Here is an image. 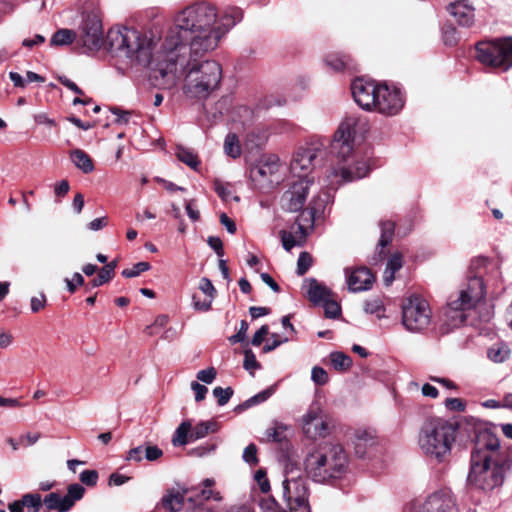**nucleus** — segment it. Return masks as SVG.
Here are the masks:
<instances>
[{
	"label": "nucleus",
	"instance_id": "de8ad7c7",
	"mask_svg": "<svg viewBox=\"0 0 512 512\" xmlns=\"http://www.w3.org/2000/svg\"><path fill=\"white\" fill-rule=\"evenodd\" d=\"M254 479L263 493H267L270 490V483L263 469L256 471Z\"/></svg>",
	"mask_w": 512,
	"mask_h": 512
},
{
	"label": "nucleus",
	"instance_id": "cd10ccee",
	"mask_svg": "<svg viewBox=\"0 0 512 512\" xmlns=\"http://www.w3.org/2000/svg\"><path fill=\"white\" fill-rule=\"evenodd\" d=\"M292 428L282 422H274L271 427L266 430V437L270 441L282 442L287 440L291 434Z\"/></svg>",
	"mask_w": 512,
	"mask_h": 512
},
{
	"label": "nucleus",
	"instance_id": "8fccbe9b",
	"mask_svg": "<svg viewBox=\"0 0 512 512\" xmlns=\"http://www.w3.org/2000/svg\"><path fill=\"white\" fill-rule=\"evenodd\" d=\"M272 394H273L272 388L263 390V391L259 392L258 394L254 395L253 397L249 398L246 401V405L252 406V405L262 403V402L266 401Z\"/></svg>",
	"mask_w": 512,
	"mask_h": 512
},
{
	"label": "nucleus",
	"instance_id": "4d7b16f0",
	"mask_svg": "<svg viewBox=\"0 0 512 512\" xmlns=\"http://www.w3.org/2000/svg\"><path fill=\"white\" fill-rule=\"evenodd\" d=\"M65 282H66L67 289L69 290V292L73 293V292H75L77 285L78 286H82L83 285L84 278H83V276L80 273L76 272V273H74L72 279L66 278Z\"/></svg>",
	"mask_w": 512,
	"mask_h": 512
},
{
	"label": "nucleus",
	"instance_id": "052dcab7",
	"mask_svg": "<svg viewBox=\"0 0 512 512\" xmlns=\"http://www.w3.org/2000/svg\"><path fill=\"white\" fill-rule=\"evenodd\" d=\"M445 407L451 411H464L465 403L459 398H448Z\"/></svg>",
	"mask_w": 512,
	"mask_h": 512
},
{
	"label": "nucleus",
	"instance_id": "c756f323",
	"mask_svg": "<svg viewBox=\"0 0 512 512\" xmlns=\"http://www.w3.org/2000/svg\"><path fill=\"white\" fill-rule=\"evenodd\" d=\"M184 497L179 492H171L162 498V505L166 511L178 512L182 509Z\"/></svg>",
	"mask_w": 512,
	"mask_h": 512
},
{
	"label": "nucleus",
	"instance_id": "49530a36",
	"mask_svg": "<svg viewBox=\"0 0 512 512\" xmlns=\"http://www.w3.org/2000/svg\"><path fill=\"white\" fill-rule=\"evenodd\" d=\"M458 39V32L455 27L446 26L443 29V40L446 45L453 46L457 43Z\"/></svg>",
	"mask_w": 512,
	"mask_h": 512
},
{
	"label": "nucleus",
	"instance_id": "bb28decb",
	"mask_svg": "<svg viewBox=\"0 0 512 512\" xmlns=\"http://www.w3.org/2000/svg\"><path fill=\"white\" fill-rule=\"evenodd\" d=\"M381 236L378 242V254L381 259L385 253L384 248L392 241L395 230V223L390 220L380 222Z\"/></svg>",
	"mask_w": 512,
	"mask_h": 512
},
{
	"label": "nucleus",
	"instance_id": "1a4fd4ad",
	"mask_svg": "<svg viewBox=\"0 0 512 512\" xmlns=\"http://www.w3.org/2000/svg\"><path fill=\"white\" fill-rule=\"evenodd\" d=\"M401 322L405 329L412 333L426 330L432 322V310L426 299L419 295H411L402 304Z\"/></svg>",
	"mask_w": 512,
	"mask_h": 512
},
{
	"label": "nucleus",
	"instance_id": "69168bd1",
	"mask_svg": "<svg viewBox=\"0 0 512 512\" xmlns=\"http://www.w3.org/2000/svg\"><path fill=\"white\" fill-rule=\"evenodd\" d=\"M46 304V297L44 294H40L37 297L31 298V310L32 312L36 313L43 309Z\"/></svg>",
	"mask_w": 512,
	"mask_h": 512
},
{
	"label": "nucleus",
	"instance_id": "423d86ee",
	"mask_svg": "<svg viewBox=\"0 0 512 512\" xmlns=\"http://www.w3.org/2000/svg\"><path fill=\"white\" fill-rule=\"evenodd\" d=\"M457 425L440 417L427 419L419 432L418 445L429 458L443 461L451 452Z\"/></svg>",
	"mask_w": 512,
	"mask_h": 512
},
{
	"label": "nucleus",
	"instance_id": "a878e982",
	"mask_svg": "<svg viewBox=\"0 0 512 512\" xmlns=\"http://www.w3.org/2000/svg\"><path fill=\"white\" fill-rule=\"evenodd\" d=\"M70 159L73 164L85 174L94 171V164L91 157L81 149H74L70 152Z\"/></svg>",
	"mask_w": 512,
	"mask_h": 512
},
{
	"label": "nucleus",
	"instance_id": "2f4dec72",
	"mask_svg": "<svg viewBox=\"0 0 512 512\" xmlns=\"http://www.w3.org/2000/svg\"><path fill=\"white\" fill-rule=\"evenodd\" d=\"M64 496L59 493L52 492L46 495L43 499V503L49 510H55L57 512H67L71 508H66L67 503H64Z\"/></svg>",
	"mask_w": 512,
	"mask_h": 512
},
{
	"label": "nucleus",
	"instance_id": "f3484780",
	"mask_svg": "<svg viewBox=\"0 0 512 512\" xmlns=\"http://www.w3.org/2000/svg\"><path fill=\"white\" fill-rule=\"evenodd\" d=\"M103 41L101 20L96 15H88L82 25L79 42L87 51L98 50Z\"/></svg>",
	"mask_w": 512,
	"mask_h": 512
},
{
	"label": "nucleus",
	"instance_id": "a211bd4d",
	"mask_svg": "<svg viewBox=\"0 0 512 512\" xmlns=\"http://www.w3.org/2000/svg\"><path fill=\"white\" fill-rule=\"evenodd\" d=\"M379 84L372 80L357 78L351 84V91L355 102L364 110H373Z\"/></svg>",
	"mask_w": 512,
	"mask_h": 512
},
{
	"label": "nucleus",
	"instance_id": "6e6552de",
	"mask_svg": "<svg viewBox=\"0 0 512 512\" xmlns=\"http://www.w3.org/2000/svg\"><path fill=\"white\" fill-rule=\"evenodd\" d=\"M328 196L313 197L306 210L302 211L296 221V229L292 232L281 231L282 245L290 251L295 246H302L308 236V230H312L315 218L323 213Z\"/></svg>",
	"mask_w": 512,
	"mask_h": 512
},
{
	"label": "nucleus",
	"instance_id": "4468645a",
	"mask_svg": "<svg viewBox=\"0 0 512 512\" xmlns=\"http://www.w3.org/2000/svg\"><path fill=\"white\" fill-rule=\"evenodd\" d=\"M323 149L324 145L322 143H314L300 148L290 163L292 175L299 179L312 178L310 172L313 169L314 161L322 155Z\"/></svg>",
	"mask_w": 512,
	"mask_h": 512
},
{
	"label": "nucleus",
	"instance_id": "ea45409f",
	"mask_svg": "<svg viewBox=\"0 0 512 512\" xmlns=\"http://www.w3.org/2000/svg\"><path fill=\"white\" fill-rule=\"evenodd\" d=\"M364 311L368 314H376L380 318L384 313V306L379 298H374L365 302Z\"/></svg>",
	"mask_w": 512,
	"mask_h": 512
},
{
	"label": "nucleus",
	"instance_id": "13d9d810",
	"mask_svg": "<svg viewBox=\"0 0 512 512\" xmlns=\"http://www.w3.org/2000/svg\"><path fill=\"white\" fill-rule=\"evenodd\" d=\"M191 389L194 391L195 393V400L197 402H200L202 401L205 396H206V393L208 391L207 387L198 383L197 381H193L191 383Z\"/></svg>",
	"mask_w": 512,
	"mask_h": 512
},
{
	"label": "nucleus",
	"instance_id": "0e129e2a",
	"mask_svg": "<svg viewBox=\"0 0 512 512\" xmlns=\"http://www.w3.org/2000/svg\"><path fill=\"white\" fill-rule=\"evenodd\" d=\"M269 333V328L267 325H263L259 328V330H257L255 332V334L253 335V338H252V345L254 346H259L262 341H263V338Z\"/></svg>",
	"mask_w": 512,
	"mask_h": 512
},
{
	"label": "nucleus",
	"instance_id": "ddd939ff",
	"mask_svg": "<svg viewBox=\"0 0 512 512\" xmlns=\"http://www.w3.org/2000/svg\"><path fill=\"white\" fill-rule=\"evenodd\" d=\"M218 428L216 421H203L192 428L191 421L184 420L175 430L172 444L176 447L184 446L191 441L202 439L210 433H215Z\"/></svg>",
	"mask_w": 512,
	"mask_h": 512
},
{
	"label": "nucleus",
	"instance_id": "4be33fe9",
	"mask_svg": "<svg viewBox=\"0 0 512 512\" xmlns=\"http://www.w3.org/2000/svg\"><path fill=\"white\" fill-rule=\"evenodd\" d=\"M454 502L448 492H437L430 495L419 512H454Z\"/></svg>",
	"mask_w": 512,
	"mask_h": 512
},
{
	"label": "nucleus",
	"instance_id": "f257e3e1",
	"mask_svg": "<svg viewBox=\"0 0 512 512\" xmlns=\"http://www.w3.org/2000/svg\"><path fill=\"white\" fill-rule=\"evenodd\" d=\"M242 17L237 7L219 12L207 1H196L174 14L173 26L163 41L123 27L108 31L107 44L112 54L149 67L158 85L171 89L175 86L174 70L179 53L202 57L216 50Z\"/></svg>",
	"mask_w": 512,
	"mask_h": 512
},
{
	"label": "nucleus",
	"instance_id": "338daca9",
	"mask_svg": "<svg viewBox=\"0 0 512 512\" xmlns=\"http://www.w3.org/2000/svg\"><path fill=\"white\" fill-rule=\"evenodd\" d=\"M244 367L247 370L258 368L259 365L257 363L256 357L254 353L251 350L245 351V358H244Z\"/></svg>",
	"mask_w": 512,
	"mask_h": 512
},
{
	"label": "nucleus",
	"instance_id": "72a5a7b5",
	"mask_svg": "<svg viewBox=\"0 0 512 512\" xmlns=\"http://www.w3.org/2000/svg\"><path fill=\"white\" fill-rule=\"evenodd\" d=\"M176 156L179 161L183 162L194 170H197L200 164L197 155L191 149L185 148L183 146H178L176 148Z\"/></svg>",
	"mask_w": 512,
	"mask_h": 512
},
{
	"label": "nucleus",
	"instance_id": "a19ab883",
	"mask_svg": "<svg viewBox=\"0 0 512 512\" xmlns=\"http://www.w3.org/2000/svg\"><path fill=\"white\" fill-rule=\"evenodd\" d=\"M322 303L327 318L335 319L341 314V307L336 301L328 298Z\"/></svg>",
	"mask_w": 512,
	"mask_h": 512
},
{
	"label": "nucleus",
	"instance_id": "39448f33",
	"mask_svg": "<svg viewBox=\"0 0 512 512\" xmlns=\"http://www.w3.org/2000/svg\"><path fill=\"white\" fill-rule=\"evenodd\" d=\"M348 456L340 444L322 443L304 461L307 475L317 483H329L342 478L348 470Z\"/></svg>",
	"mask_w": 512,
	"mask_h": 512
},
{
	"label": "nucleus",
	"instance_id": "7ed1b4c3",
	"mask_svg": "<svg viewBox=\"0 0 512 512\" xmlns=\"http://www.w3.org/2000/svg\"><path fill=\"white\" fill-rule=\"evenodd\" d=\"M471 270L475 273L455 294L449 297L444 312L446 322L451 328L462 325L467 317L466 311L474 308L485 296L484 276L491 279L500 277V262L479 256L471 261Z\"/></svg>",
	"mask_w": 512,
	"mask_h": 512
},
{
	"label": "nucleus",
	"instance_id": "6ab92c4d",
	"mask_svg": "<svg viewBox=\"0 0 512 512\" xmlns=\"http://www.w3.org/2000/svg\"><path fill=\"white\" fill-rule=\"evenodd\" d=\"M471 455L487 456L491 458H506L500 448L497 435L490 429H482L477 435L476 445Z\"/></svg>",
	"mask_w": 512,
	"mask_h": 512
},
{
	"label": "nucleus",
	"instance_id": "6e6d98bb",
	"mask_svg": "<svg viewBox=\"0 0 512 512\" xmlns=\"http://www.w3.org/2000/svg\"><path fill=\"white\" fill-rule=\"evenodd\" d=\"M196 377L199 381L210 384L216 378V370L213 367L204 369V370H200V371H198Z\"/></svg>",
	"mask_w": 512,
	"mask_h": 512
},
{
	"label": "nucleus",
	"instance_id": "774afa93",
	"mask_svg": "<svg viewBox=\"0 0 512 512\" xmlns=\"http://www.w3.org/2000/svg\"><path fill=\"white\" fill-rule=\"evenodd\" d=\"M220 222L223 226H225V228L230 234H234L236 232L235 222L231 218H229L227 214L222 213L220 215Z\"/></svg>",
	"mask_w": 512,
	"mask_h": 512
},
{
	"label": "nucleus",
	"instance_id": "864d4df0",
	"mask_svg": "<svg viewBox=\"0 0 512 512\" xmlns=\"http://www.w3.org/2000/svg\"><path fill=\"white\" fill-rule=\"evenodd\" d=\"M248 331V323L245 320L240 322V327L238 332L235 335L229 337V341L232 344L243 342L246 338V333Z\"/></svg>",
	"mask_w": 512,
	"mask_h": 512
},
{
	"label": "nucleus",
	"instance_id": "58836bf2",
	"mask_svg": "<svg viewBox=\"0 0 512 512\" xmlns=\"http://www.w3.org/2000/svg\"><path fill=\"white\" fill-rule=\"evenodd\" d=\"M20 503L23 505V507H27L28 509H31V512H39L43 500L41 496L37 493L35 494H25L22 496L21 500H19Z\"/></svg>",
	"mask_w": 512,
	"mask_h": 512
},
{
	"label": "nucleus",
	"instance_id": "79ce46f5",
	"mask_svg": "<svg viewBox=\"0 0 512 512\" xmlns=\"http://www.w3.org/2000/svg\"><path fill=\"white\" fill-rule=\"evenodd\" d=\"M311 380L316 385L322 386L328 383L329 376L328 373L322 367L314 366L311 370Z\"/></svg>",
	"mask_w": 512,
	"mask_h": 512
},
{
	"label": "nucleus",
	"instance_id": "412c9836",
	"mask_svg": "<svg viewBox=\"0 0 512 512\" xmlns=\"http://www.w3.org/2000/svg\"><path fill=\"white\" fill-rule=\"evenodd\" d=\"M348 289L351 292H361L371 288L374 277L370 270L365 267L346 269Z\"/></svg>",
	"mask_w": 512,
	"mask_h": 512
},
{
	"label": "nucleus",
	"instance_id": "3c124183",
	"mask_svg": "<svg viewBox=\"0 0 512 512\" xmlns=\"http://www.w3.org/2000/svg\"><path fill=\"white\" fill-rule=\"evenodd\" d=\"M243 459L250 465H255L258 462L257 447L254 444L248 445L243 452Z\"/></svg>",
	"mask_w": 512,
	"mask_h": 512
},
{
	"label": "nucleus",
	"instance_id": "09e8293b",
	"mask_svg": "<svg viewBox=\"0 0 512 512\" xmlns=\"http://www.w3.org/2000/svg\"><path fill=\"white\" fill-rule=\"evenodd\" d=\"M98 480V472L96 470H84L80 474V481L87 486H95Z\"/></svg>",
	"mask_w": 512,
	"mask_h": 512
},
{
	"label": "nucleus",
	"instance_id": "5701e85b",
	"mask_svg": "<svg viewBox=\"0 0 512 512\" xmlns=\"http://www.w3.org/2000/svg\"><path fill=\"white\" fill-rule=\"evenodd\" d=\"M448 11L460 26L471 27L474 24V8L466 1L451 3L448 7Z\"/></svg>",
	"mask_w": 512,
	"mask_h": 512
},
{
	"label": "nucleus",
	"instance_id": "e433bc0d",
	"mask_svg": "<svg viewBox=\"0 0 512 512\" xmlns=\"http://www.w3.org/2000/svg\"><path fill=\"white\" fill-rule=\"evenodd\" d=\"M214 190L218 196L225 202L233 199L238 202L240 199L237 196H233L232 187L229 183H223L220 180L214 181Z\"/></svg>",
	"mask_w": 512,
	"mask_h": 512
},
{
	"label": "nucleus",
	"instance_id": "603ef678",
	"mask_svg": "<svg viewBox=\"0 0 512 512\" xmlns=\"http://www.w3.org/2000/svg\"><path fill=\"white\" fill-rule=\"evenodd\" d=\"M113 277H111V269H103L101 268L98 272V275L95 279L91 281L92 287L101 286L108 281H110Z\"/></svg>",
	"mask_w": 512,
	"mask_h": 512
},
{
	"label": "nucleus",
	"instance_id": "0eeeda50",
	"mask_svg": "<svg viewBox=\"0 0 512 512\" xmlns=\"http://www.w3.org/2000/svg\"><path fill=\"white\" fill-rule=\"evenodd\" d=\"M506 458L471 455L468 482L474 487L490 491L504 482Z\"/></svg>",
	"mask_w": 512,
	"mask_h": 512
},
{
	"label": "nucleus",
	"instance_id": "f8f14e48",
	"mask_svg": "<svg viewBox=\"0 0 512 512\" xmlns=\"http://www.w3.org/2000/svg\"><path fill=\"white\" fill-rule=\"evenodd\" d=\"M301 429L312 440L325 438L329 434L327 417L317 402L312 403L301 418Z\"/></svg>",
	"mask_w": 512,
	"mask_h": 512
},
{
	"label": "nucleus",
	"instance_id": "5fc2aeb1",
	"mask_svg": "<svg viewBox=\"0 0 512 512\" xmlns=\"http://www.w3.org/2000/svg\"><path fill=\"white\" fill-rule=\"evenodd\" d=\"M163 455V451L157 446H146L144 448V458L148 461H156Z\"/></svg>",
	"mask_w": 512,
	"mask_h": 512
},
{
	"label": "nucleus",
	"instance_id": "b1692460",
	"mask_svg": "<svg viewBox=\"0 0 512 512\" xmlns=\"http://www.w3.org/2000/svg\"><path fill=\"white\" fill-rule=\"evenodd\" d=\"M199 289L206 295V298L204 300H200L196 295H193V308L197 311H209L216 295V289L212 282L205 277L200 280Z\"/></svg>",
	"mask_w": 512,
	"mask_h": 512
},
{
	"label": "nucleus",
	"instance_id": "f704fd0d",
	"mask_svg": "<svg viewBox=\"0 0 512 512\" xmlns=\"http://www.w3.org/2000/svg\"><path fill=\"white\" fill-rule=\"evenodd\" d=\"M85 489L78 483L70 484L67 488V493L64 495V503H67L66 508H72L76 501L82 499Z\"/></svg>",
	"mask_w": 512,
	"mask_h": 512
},
{
	"label": "nucleus",
	"instance_id": "9b49d317",
	"mask_svg": "<svg viewBox=\"0 0 512 512\" xmlns=\"http://www.w3.org/2000/svg\"><path fill=\"white\" fill-rule=\"evenodd\" d=\"M283 494L289 512H310L309 491L305 478L287 477L283 482Z\"/></svg>",
	"mask_w": 512,
	"mask_h": 512
},
{
	"label": "nucleus",
	"instance_id": "680f3d73",
	"mask_svg": "<svg viewBox=\"0 0 512 512\" xmlns=\"http://www.w3.org/2000/svg\"><path fill=\"white\" fill-rule=\"evenodd\" d=\"M271 337H272L273 341L271 343H267L263 347L264 352H271L274 349H276L278 346H280L282 343H285L289 340L287 337L281 338L278 334H272Z\"/></svg>",
	"mask_w": 512,
	"mask_h": 512
},
{
	"label": "nucleus",
	"instance_id": "bf43d9fd",
	"mask_svg": "<svg viewBox=\"0 0 512 512\" xmlns=\"http://www.w3.org/2000/svg\"><path fill=\"white\" fill-rule=\"evenodd\" d=\"M402 267V256L398 253L392 255L386 265V269L394 271L395 273Z\"/></svg>",
	"mask_w": 512,
	"mask_h": 512
},
{
	"label": "nucleus",
	"instance_id": "c9c22d12",
	"mask_svg": "<svg viewBox=\"0 0 512 512\" xmlns=\"http://www.w3.org/2000/svg\"><path fill=\"white\" fill-rule=\"evenodd\" d=\"M75 33L69 29H61L54 33L50 40V44L53 46H64L73 42Z\"/></svg>",
	"mask_w": 512,
	"mask_h": 512
},
{
	"label": "nucleus",
	"instance_id": "473e14b6",
	"mask_svg": "<svg viewBox=\"0 0 512 512\" xmlns=\"http://www.w3.org/2000/svg\"><path fill=\"white\" fill-rule=\"evenodd\" d=\"M331 365L336 371H347L352 365V359L343 352H332L329 355Z\"/></svg>",
	"mask_w": 512,
	"mask_h": 512
},
{
	"label": "nucleus",
	"instance_id": "a18cd8bd",
	"mask_svg": "<svg viewBox=\"0 0 512 512\" xmlns=\"http://www.w3.org/2000/svg\"><path fill=\"white\" fill-rule=\"evenodd\" d=\"M312 265V258L307 252H302L297 260V274L304 275Z\"/></svg>",
	"mask_w": 512,
	"mask_h": 512
},
{
	"label": "nucleus",
	"instance_id": "4c0bfd02",
	"mask_svg": "<svg viewBox=\"0 0 512 512\" xmlns=\"http://www.w3.org/2000/svg\"><path fill=\"white\" fill-rule=\"evenodd\" d=\"M224 151L228 156L232 158H237L238 156H240L241 149L236 135L228 134L226 136L224 142Z\"/></svg>",
	"mask_w": 512,
	"mask_h": 512
},
{
	"label": "nucleus",
	"instance_id": "393cba45",
	"mask_svg": "<svg viewBox=\"0 0 512 512\" xmlns=\"http://www.w3.org/2000/svg\"><path fill=\"white\" fill-rule=\"evenodd\" d=\"M304 287L309 300L314 304H320L331 296L330 289L314 278L306 279Z\"/></svg>",
	"mask_w": 512,
	"mask_h": 512
},
{
	"label": "nucleus",
	"instance_id": "9d476101",
	"mask_svg": "<svg viewBox=\"0 0 512 512\" xmlns=\"http://www.w3.org/2000/svg\"><path fill=\"white\" fill-rule=\"evenodd\" d=\"M476 58L484 65L508 70L512 67V38L478 43Z\"/></svg>",
	"mask_w": 512,
	"mask_h": 512
},
{
	"label": "nucleus",
	"instance_id": "7c9ffc66",
	"mask_svg": "<svg viewBox=\"0 0 512 512\" xmlns=\"http://www.w3.org/2000/svg\"><path fill=\"white\" fill-rule=\"evenodd\" d=\"M487 355L493 362L502 363L509 358L510 349L506 344L496 343L488 349Z\"/></svg>",
	"mask_w": 512,
	"mask_h": 512
},
{
	"label": "nucleus",
	"instance_id": "f03ea898",
	"mask_svg": "<svg viewBox=\"0 0 512 512\" xmlns=\"http://www.w3.org/2000/svg\"><path fill=\"white\" fill-rule=\"evenodd\" d=\"M367 129L366 119L356 114L346 116L340 123L331 144L332 153L340 166L332 168L326 176L330 188L336 189L344 183L361 179L368 174L369 165L354 150L355 135L364 133Z\"/></svg>",
	"mask_w": 512,
	"mask_h": 512
},
{
	"label": "nucleus",
	"instance_id": "c03bdc74",
	"mask_svg": "<svg viewBox=\"0 0 512 512\" xmlns=\"http://www.w3.org/2000/svg\"><path fill=\"white\" fill-rule=\"evenodd\" d=\"M149 269L150 264L148 262H138L132 268L124 269L122 271V276H124L125 278H133Z\"/></svg>",
	"mask_w": 512,
	"mask_h": 512
},
{
	"label": "nucleus",
	"instance_id": "e2e57ef3",
	"mask_svg": "<svg viewBox=\"0 0 512 512\" xmlns=\"http://www.w3.org/2000/svg\"><path fill=\"white\" fill-rule=\"evenodd\" d=\"M58 81L64 85L66 88H68L69 90H71L72 92H74L75 94L77 95H83L84 92L82 89H80L76 83H74L73 81H71L69 78H67L66 76H58Z\"/></svg>",
	"mask_w": 512,
	"mask_h": 512
},
{
	"label": "nucleus",
	"instance_id": "aec40b11",
	"mask_svg": "<svg viewBox=\"0 0 512 512\" xmlns=\"http://www.w3.org/2000/svg\"><path fill=\"white\" fill-rule=\"evenodd\" d=\"M281 163L277 156L270 155L262 160L259 165L251 169V177L254 181L278 183L280 180Z\"/></svg>",
	"mask_w": 512,
	"mask_h": 512
},
{
	"label": "nucleus",
	"instance_id": "37998d69",
	"mask_svg": "<svg viewBox=\"0 0 512 512\" xmlns=\"http://www.w3.org/2000/svg\"><path fill=\"white\" fill-rule=\"evenodd\" d=\"M213 395L217 399V403L220 406H224L233 395V390L230 387L222 388V387H215L213 389Z\"/></svg>",
	"mask_w": 512,
	"mask_h": 512
},
{
	"label": "nucleus",
	"instance_id": "2eb2a0df",
	"mask_svg": "<svg viewBox=\"0 0 512 512\" xmlns=\"http://www.w3.org/2000/svg\"><path fill=\"white\" fill-rule=\"evenodd\" d=\"M376 97L373 110L384 115H396L404 106V99L400 90L386 84H379Z\"/></svg>",
	"mask_w": 512,
	"mask_h": 512
},
{
	"label": "nucleus",
	"instance_id": "c85d7f7f",
	"mask_svg": "<svg viewBox=\"0 0 512 512\" xmlns=\"http://www.w3.org/2000/svg\"><path fill=\"white\" fill-rule=\"evenodd\" d=\"M325 63L334 71H343L350 67L351 58L345 54L331 53L325 58Z\"/></svg>",
	"mask_w": 512,
	"mask_h": 512
},
{
	"label": "nucleus",
	"instance_id": "20e7f679",
	"mask_svg": "<svg viewBox=\"0 0 512 512\" xmlns=\"http://www.w3.org/2000/svg\"><path fill=\"white\" fill-rule=\"evenodd\" d=\"M186 53H179L174 75L177 84V68L184 73L182 93L191 102L203 103L220 89L223 78L222 66L215 60L197 61V57L186 59Z\"/></svg>",
	"mask_w": 512,
	"mask_h": 512
},
{
	"label": "nucleus",
	"instance_id": "dca6fc26",
	"mask_svg": "<svg viewBox=\"0 0 512 512\" xmlns=\"http://www.w3.org/2000/svg\"><path fill=\"white\" fill-rule=\"evenodd\" d=\"M314 185V178L298 179L283 194V206L290 212L300 211L306 203L307 195Z\"/></svg>",
	"mask_w": 512,
	"mask_h": 512
}]
</instances>
